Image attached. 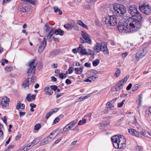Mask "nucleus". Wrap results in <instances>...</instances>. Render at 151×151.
I'll return each instance as SVG.
<instances>
[{
	"label": "nucleus",
	"mask_w": 151,
	"mask_h": 151,
	"mask_svg": "<svg viewBox=\"0 0 151 151\" xmlns=\"http://www.w3.org/2000/svg\"><path fill=\"white\" fill-rule=\"evenodd\" d=\"M118 29L120 32H133L137 31L141 27L140 23L132 17H124L120 21Z\"/></svg>",
	"instance_id": "1"
},
{
	"label": "nucleus",
	"mask_w": 151,
	"mask_h": 151,
	"mask_svg": "<svg viewBox=\"0 0 151 151\" xmlns=\"http://www.w3.org/2000/svg\"><path fill=\"white\" fill-rule=\"evenodd\" d=\"M111 140L115 148L123 149L126 146V140L123 135L113 136L111 137Z\"/></svg>",
	"instance_id": "2"
},
{
	"label": "nucleus",
	"mask_w": 151,
	"mask_h": 151,
	"mask_svg": "<svg viewBox=\"0 0 151 151\" xmlns=\"http://www.w3.org/2000/svg\"><path fill=\"white\" fill-rule=\"evenodd\" d=\"M112 13L114 16H121L126 12V9L124 5L119 4H113Z\"/></svg>",
	"instance_id": "3"
},
{
	"label": "nucleus",
	"mask_w": 151,
	"mask_h": 151,
	"mask_svg": "<svg viewBox=\"0 0 151 151\" xmlns=\"http://www.w3.org/2000/svg\"><path fill=\"white\" fill-rule=\"evenodd\" d=\"M129 12L132 16H137V19L133 18L136 20H138L140 23V22L142 21L143 18L139 12L138 11L137 6L134 5L129 6Z\"/></svg>",
	"instance_id": "4"
},
{
	"label": "nucleus",
	"mask_w": 151,
	"mask_h": 151,
	"mask_svg": "<svg viewBox=\"0 0 151 151\" xmlns=\"http://www.w3.org/2000/svg\"><path fill=\"white\" fill-rule=\"evenodd\" d=\"M105 23L109 28L111 26H115L117 24V20L115 16L108 15L105 17Z\"/></svg>",
	"instance_id": "5"
},
{
	"label": "nucleus",
	"mask_w": 151,
	"mask_h": 151,
	"mask_svg": "<svg viewBox=\"0 0 151 151\" xmlns=\"http://www.w3.org/2000/svg\"><path fill=\"white\" fill-rule=\"evenodd\" d=\"M35 61L36 60L34 59L30 61L28 63L29 68L27 70L28 77L31 74L34 75L35 74V67L37 65V64L35 63ZM33 76L32 75V76Z\"/></svg>",
	"instance_id": "6"
},
{
	"label": "nucleus",
	"mask_w": 151,
	"mask_h": 151,
	"mask_svg": "<svg viewBox=\"0 0 151 151\" xmlns=\"http://www.w3.org/2000/svg\"><path fill=\"white\" fill-rule=\"evenodd\" d=\"M81 35L82 37L80 38V41L82 43H84L86 42L88 44H90L91 42V40L88 34L85 31H82L81 32Z\"/></svg>",
	"instance_id": "7"
},
{
	"label": "nucleus",
	"mask_w": 151,
	"mask_h": 151,
	"mask_svg": "<svg viewBox=\"0 0 151 151\" xmlns=\"http://www.w3.org/2000/svg\"><path fill=\"white\" fill-rule=\"evenodd\" d=\"M140 11L147 15L151 13V9L148 5H143L139 6Z\"/></svg>",
	"instance_id": "8"
},
{
	"label": "nucleus",
	"mask_w": 151,
	"mask_h": 151,
	"mask_svg": "<svg viewBox=\"0 0 151 151\" xmlns=\"http://www.w3.org/2000/svg\"><path fill=\"white\" fill-rule=\"evenodd\" d=\"M147 50L146 49L137 52L135 55V58L137 60H139L142 58L147 54Z\"/></svg>",
	"instance_id": "9"
},
{
	"label": "nucleus",
	"mask_w": 151,
	"mask_h": 151,
	"mask_svg": "<svg viewBox=\"0 0 151 151\" xmlns=\"http://www.w3.org/2000/svg\"><path fill=\"white\" fill-rule=\"evenodd\" d=\"M46 45V39L44 37L43 41L41 42L40 46L39 47L38 50L40 53H41L43 52Z\"/></svg>",
	"instance_id": "10"
},
{
	"label": "nucleus",
	"mask_w": 151,
	"mask_h": 151,
	"mask_svg": "<svg viewBox=\"0 0 151 151\" xmlns=\"http://www.w3.org/2000/svg\"><path fill=\"white\" fill-rule=\"evenodd\" d=\"M9 101V99L6 97H5L2 99L1 105L4 107H6L8 106Z\"/></svg>",
	"instance_id": "11"
},
{
	"label": "nucleus",
	"mask_w": 151,
	"mask_h": 151,
	"mask_svg": "<svg viewBox=\"0 0 151 151\" xmlns=\"http://www.w3.org/2000/svg\"><path fill=\"white\" fill-rule=\"evenodd\" d=\"M103 48L104 46L101 45L98 42L96 43L93 47L94 50L97 52H99L101 50L103 51Z\"/></svg>",
	"instance_id": "12"
},
{
	"label": "nucleus",
	"mask_w": 151,
	"mask_h": 151,
	"mask_svg": "<svg viewBox=\"0 0 151 151\" xmlns=\"http://www.w3.org/2000/svg\"><path fill=\"white\" fill-rule=\"evenodd\" d=\"M53 139V138L52 137H50V136H48L42 141L40 143V145H42L47 144L49 142L52 141Z\"/></svg>",
	"instance_id": "13"
},
{
	"label": "nucleus",
	"mask_w": 151,
	"mask_h": 151,
	"mask_svg": "<svg viewBox=\"0 0 151 151\" xmlns=\"http://www.w3.org/2000/svg\"><path fill=\"white\" fill-rule=\"evenodd\" d=\"M124 84L122 82V81H119L115 86V89L116 91H118L122 89L124 85Z\"/></svg>",
	"instance_id": "14"
},
{
	"label": "nucleus",
	"mask_w": 151,
	"mask_h": 151,
	"mask_svg": "<svg viewBox=\"0 0 151 151\" xmlns=\"http://www.w3.org/2000/svg\"><path fill=\"white\" fill-rule=\"evenodd\" d=\"M128 132L129 133L133 136H134L136 137H138L139 135V133L137 132L135 129L130 128L128 129Z\"/></svg>",
	"instance_id": "15"
},
{
	"label": "nucleus",
	"mask_w": 151,
	"mask_h": 151,
	"mask_svg": "<svg viewBox=\"0 0 151 151\" xmlns=\"http://www.w3.org/2000/svg\"><path fill=\"white\" fill-rule=\"evenodd\" d=\"M44 91L47 94L49 95H51L53 93V91L51 87L49 86H47L45 87Z\"/></svg>",
	"instance_id": "16"
},
{
	"label": "nucleus",
	"mask_w": 151,
	"mask_h": 151,
	"mask_svg": "<svg viewBox=\"0 0 151 151\" xmlns=\"http://www.w3.org/2000/svg\"><path fill=\"white\" fill-rule=\"evenodd\" d=\"M29 77H28L23 82L22 84V86L24 88H26L27 87L29 88Z\"/></svg>",
	"instance_id": "17"
},
{
	"label": "nucleus",
	"mask_w": 151,
	"mask_h": 151,
	"mask_svg": "<svg viewBox=\"0 0 151 151\" xmlns=\"http://www.w3.org/2000/svg\"><path fill=\"white\" fill-rule=\"evenodd\" d=\"M73 25L69 23L65 24L63 25L64 27L68 30H71L73 27Z\"/></svg>",
	"instance_id": "18"
},
{
	"label": "nucleus",
	"mask_w": 151,
	"mask_h": 151,
	"mask_svg": "<svg viewBox=\"0 0 151 151\" xmlns=\"http://www.w3.org/2000/svg\"><path fill=\"white\" fill-rule=\"evenodd\" d=\"M77 24L82 27L85 28L87 29H88V28L87 25L86 24H84L81 20H78L77 22Z\"/></svg>",
	"instance_id": "19"
},
{
	"label": "nucleus",
	"mask_w": 151,
	"mask_h": 151,
	"mask_svg": "<svg viewBox=\"0 0 151 151\" xmlns=\"http://www.w3.org/2000/svg\"><path fill=\"white\" fill-rule=\"evenodd\" d=\"M83 67L78 68H76L75 69V70L76 71L75 73L77 74H80L83 72Z\"/></svg>",
	"instance_id": "20"
},
{
	"label": "nucleus",
	"mask_w": 151,
	"mask_h": 151,
	"mask_svg": "<svg viewBox=\"0 0 151 151\" xmlns=\"http://www.w3.org/2000/svg\"><path fill=\"white\" fill-rule=\"evenodd\" d=\"M64 32L60 29H58L56 30L55 34L56 35H59L62 36L64 34Z\"/></svg>",
	"instance_id": "21"
},
{
	"label": "nucleus",
	"mask_w": 151,
	"mask_h": 151,
	"mask_svg": "<svg viewBox=\"0 0 151 151\" xmlns=\"http://www.w3.org/2000/svg\"><path fill=\"white\" fill-rule=\"evenodd\" d=\"M54 12L55 13L58 12V14L59 15H61L62 14L61 10L60 9H58L57 6H54L53 7Z\"/></svg>",
	"instance_id": "22"
},
{
	"label": "nucleus",
	"mask_w": 151,
	"mask_h": 151,
	"mask_svg": "<svg viewBox=\"0 0 151 151\" xmlns=\"http://www.w3.org/2000/svg\"><path fill=\"white\" fill-rule=\"evenodd\" d=\"M52 27L51 26L48 24V23H46L44 27V29L47 32H48L50 30Z\"/></svg>",
	"instance_id": "23"
},
{
	"label": "nucleus",
	"mask_w": 151,
	"mask_h": 151,
	"mask_svg": "<svg viewBox=\"0 0 151 151\" xmlns=\"http://www.w3.org/2000/svg\"><path fill=\"white\" fill-rule=\"evenodd\" d=\"M80 53L83 55H87V52H86V49L85 48L83 49L82 47H81Z\"/></svg>",
	"instance_id": "24"
},
{
	"label": "nucleus",
	"mask_w": 151,
	"mask_h": 151,
	"mask_svg": "<svg viewBox=\"0 0 151 151\" xmlns=\"http://www.w3.org/2000/svg\"><path fill=\"white\" fill-rule=\"evenodd\" d=\"M139 99L137 101L138 102V104L139 106L141 105V102L142 101V94H140L138 96Z\"/></svg>",
	"instance_id": "25"
},
{
	"label": "nucleus",
	"mask_w": 151,
	"mask_h": 151,
	"mask_svg": "<svg viewBox=\"0 0 151 151\" xmlns=\"http://www.w3.org/2000/svg\"><path fill=\"white\" fill-rule=\"evenodd\" d=\"M120 73L121 71L120 70L119 68H117V70L114 74V76L116 77H118L120 75Z\"/></svg>",
	"instance_id": "26"
},
{
	"label": "nucleus",
	"mask_w": 151,
	"mask_h": 151,
	"mask_svg": "<svg viewBox=\"0 0 151 151\" xmlns=\"http://www.w3.org/2000/svg\"><path fill=\"white\" fill-rule=\"evenodd\" d=\"M99 63V60L98 59H96L93 61L92 63L93 65L94 66H97Z\"/></svg>",
	"instance_id": "27"
},
{
	"label": "nucleus",
	"mask_w": 151,
	"mask_h": 151,
	"mask_svg": "<svg viewBox=\"0 0 151 151\" xmlns=\"http://www.w3.org/2000/svg\"><path fill=\"white\" fill-rule=\"evenodd\" d=\"M40 141V139L38 138H35L34 140L31 142V143L33 145H34L38 143Z\"/></svg>",
	"instance_id": "28"
},
{
	"label": "nucleus",
	"mask_w": 151,
	"mask_h": 151,
	"mask_svg": "<svg viewBox=\"0 0 151 151\" xmlns=\"http://www.w3.org/2000/svg\"><path fill=\"white\" fill-rule=\"evenodd\" d=\"M86 119H83L82 120H80L78 123L79 125H82L85 124L86 122Z\"/></svg>",
	"instance_id": "29"
},
{
	"label": "nucleus",
	"mask_w": 151,
	"mask_h": 151,
	"mask_svg": "<svg viewBox=\"0 0 151 151\" xmlns=\"http://www.w3.org/2000/svg\"><path fill=\"white\" fill-rule=\"evenodd\" d=\"M129 78V76H126L125 78L122 80H121L120 81H122V82L124 84L126 82L127 79Z\"/></svg>",
	"instance_id": "30"
},
{
	"label": "nucleus",
	"mask_w": 151,
	"mask_h": 151,
	"mask_svg": "<svg viewBox=\"0 0 151 151\" xmlns=\"http://www.w3.org/2000/svg\"><path fill=\"white\" fill-rule=\"evenodd\" d=\"M135 150L136 151H142V148L141 146H137L135 147Z\"/></svg>",
	"instance_id": "31"
},
{
	"label": "nucleus",
	"mask_w": 151,
	"mask_h": 151,
	"mask_svg": "<svg viewBox=\"0 0 151 151\" xmlns=\"http://www.w3.org/2000/svg\"><path fill=\"white\" fill-rule=\"evenodd\" d=\"M106 42H104V54L106 55H108L109 54V51L107 49L106 46H105Z\"/></svg>",
	"instance_id": "32"
},
{
	"label": "nucleus",
	"mask_w": 151,
	"mask_h": 151,
	"mask_svg": "<svg viewBox=\"0 0 151 151\" xmlns=\"http://www.w3.org/2000/svg\"><path fill=\"white\" fill-rule=\"evenodd\" d=\"M53 34H50V33H49L48 35H47V37L48 39V40L49 41H51L52 40V37L53 35Z\"/></svg>",
	"instance_id": "33"
},
{
	"label": "nucleus",
	"mask_w": 151,
	"mask_h": 151,
	"mask_svg": "<svg viewBox=\"0 0 151 151\" xmlns=\"http://www.w3.org/2000/svg\"><path fill=\"white\" fill-rule=\"evenodd\" d=\"M1 65L2 66H4L5 65V63H8V61L7 60L3 59H2L1 61Z\"/></svg>",
	"instance_id": "34"
},
{
	"label": "nucleus",
	"mask_w": 151,
	"mask_h": 151,
	"mask_svg": "<svg viewBox=\"0 0 151 151\" xmlns=\"http://www.w3.org/2000/svg\"><path fill=\"white\" fill-rule=\"evenodd\" d=\"M41 124H37L35 126L34 129L35 130H38L41 127Z\"/></svg>",
	"instance_id": "35"
},
{
	"label": "nucleus",
	"mask_w": 151,
	"mask_h": 151,
	"mask_svg": "<svg viewBox=\"0 0 151 151\" xmlns=\"http://www.w3.org/2000/svg\"><path fill=\"white\" fill-rule=\"evenodd\" d=\"M125 99H124L122 101V102H121L119 103L118 104V107L119 108L121 107L123 105V104H124V103L125 102Z\"/></svg>",
	"instance_id": "36"
},
{
	"label": "nucleus",
	"mask_w": 151,
	"mask_h": 151,
	"mask_svg": "<svg viewBox=\"0 0 151 151\" xmlns=\"http://www.w3.org/2000/svg\"><path fill=\"white\" fill-rule=\"evenodd\" d=\"M56 29H55V28H52V27L51 28V29L50 30V32L49 33L50 34H55V31Z\"/></svg>",
	"instance_id": "37"
},
{
	"label": "nucleus",
	"mask_w": 151,
	"mask_h": 151,
	"mask_svg": "<svg viewBox=\"0 0 151 151\" xmlns=\"http://www.w3.org/2000/svg\"><path fill=\"white\" fill-rule=\"evenodd\" d=\"M106 106L107 108H111L114 107V106L110 102L107 103Z\"/></svg>",
	"instance_id": "38"
},
{
	"label": "nucleus",
	"mask_w": 151,
	"mask_h": 151,
	"mask_svg": "<svg viewBox=\"0 0 151 151\" xmlns=\"http://www.w3.org/2000/svg\"><path fill=\"white\" fill-rule=\"evenodd\" d=\"M26 99L27 101H29L31 100V94L30 93H29L27 94V96L26 97Z\"/></svg>",
	"instance_id": "39"
},
{
	"label": "nucleus",
	"mask_w": 151,
	"mask_h": 151,
	"mask_svg": "<svg viewBox=\"0 0 151 151\" xmlns=\"http://www.w3.org/2000/svg\"><path fill=\"white\" fill-rule=\"evenodd\" d=\"M139 88L138 85L136 84L133 86L132 88V91H135Z\"/></svg>",
	"instance_id": "40"
},
{
	"label": "nucleus",
	"mask_w": 151,
	"mask_h": 151,
	"mask_svg": "<svg viewBox=\"0 0 151 151\" xmlns=\"http://www.w3.org/2000/svg\"><path fill=\"white\" fill-rule=\"evenodd\" d=\"M21 102L20 101H18L17 103L16 109L19 110L20 108Z\"/></svg>",
	"instance_id": "41"
},
{
	"label": "nucleus",
	"mask_w": 151,
	"mask_h": 151,
	"mask_svg": "<svg viewBox=\"0 0 151 151\" xmlns=\"http://www.w3.org/2000/svg\"><path fill=\"white\" fill-rule=\"evenodd\" d=\"M50 87L52 89V90H53L54 91H55L57 89L58 87L55 85H52L50 86Z\"/></svg>",
	"instance_id": "42"
},
{
	"label": "nucleus",
	"mask_w": 151,
	"mask_h": 151,
	"mask_svg": "<svg viewBox=\"0 0 151 151\" xmlns=\"http://www.w3.org/2000/svg\"><path fill=\"white\" fill-rule=\"evenodd\" d=\"M36 81V78L35 77H32L31 78V79L30 82V84H32L34 83Z\"/></svg>",
	"instance_id": "43"
},
{
	"label": "nucleus",
	"mask_w": 151,
	"mask_h": 151,
	"mask_svg": "<svg viewBox=\"0 0 151 151\" xmlns=\"http://www.w3.org/2000/svg\"><path fill=\"white\" fill-rule=\"evenodd\" d=\"M23 1H25L26 2H29L30 3L32 4H34V2L35 1V0H21Z\"/></svg>",
	"instance_id": "44"
},
{
	"label": "nucleus",
	"mask_w": 151,
	"mask_h": 151,
	"mask_svg": "<svg viewBox=\"0 0 151 151\" xmlns=\"http://www.w3.org/2000/svg\"><path fill=\"white\" fill-rule=\"evenodd\" d=\"M59 109L57 108H55L54 109H53L51 110L50 111V112H51V114H53L54 113L58 111Z\"/></svg>",
	"instance_id": "45"
},
{
	"label": "nucleus",
	"mask_w": 151,
	"mask_h": 151,
	"mask_svg": "<svg viewBox=\"0 0 151 151\" xmlns=\"http://www.w3.org/2000/svg\"><path fill=\"white\" fill-rule=\"evenodd\" d=\"M59 109L57 108H55L54 109H53L51 110L50 111V112H51V114H53L54 113L58 111Z\"/></svg>",
	"instance_id": "46"
},
{
	"label": "nucleus",
	"mask_w": 151,
	"mask_h": 151,
	"mask_svg": "<svg viewBox=\"0 0 151 151\" xmlns=\"http://www.w3.org/2000/svg\"><path fill=\"white\" fill-rule=\"evenodd\" d=\"M128 53L127 52H123L122 54V58H125L128 55Z\"/></svg>",
	"instance_id": "47"
},
{
	"label": "nucleus",
	"mask_w": 151,
	"mask_h": 151,
	"mask_svg": "<svg viewBox=\"0 0 151 151\" xmlns=\"http://www.w3.org/2000/svg\"><path fill=\"white\" fill-rule=\"evenodd\" d=\"M84 8L85 10H89L91 8V6L89 4L86 5L85 6Z\"/></svg>",
	"instance_id": "48"
},
{
	"label": "nucleus",
	"mask_w": 151,
	"mask_h": 151,
	"mask_svg": "<svg viewBox=\"0 0 151 151\" xmlns=\"http://www.w3.org/2000/svg\"><path fill=\"white\" fill-rule=\"evenodd\" d=\"M74 70L73 68V67H70L68 70V71H69L68 73L69 74H70Z\"/></svg>",
	"instance_id": "49"
},
{
	"label": "nucleus",
	"mask_w": 151,
	"mask_h": 151,
	"mask_svg": "<svg viewBox=\"0 0 151 151\" xmlns=\"http://www.w3.org/2000/svg\"><path fill=\"white\" fill-rule=\"evenodd\" d=\"M52 114L50 111L48 113H47L45 116V118L46 119H48L49 117Z\"/></svg>",
	"instance_id": "50"
},
{
	"label": "nucleus",
	"mask_w": 151,
	"mask_h": 151,
	"mask_svg": "<svg viewBox=\"0 0 151 151\" xmlns=\"http://www.w3.org/2000/svg\"><path fill=\"white\" fill-rule=\"evenodd\" d=\"M132 86V83H130L129 84L128 86L126 88V90L127 91L130 90Z\"/></svg>",
	"instance_id": "51"
},
{
	"label": "nucleus",
	"mask_w": 151,
	"mask_h": 151,
	"mask_svg": "<svg viewBox=\"0 0 151 151\" xmlns=\"http://www.w3.org/2000/svg\"><path fill=\"white\" fill-rule=\"evenodd\" d=\"M91 94H88L87 95L83 97V98H82V100H84L89 98L90 97Z\"/></svg>",
	"instance_id": "52"
},
{
	"label": "nucleus",
	"mask_w": 151,
	"mask_h": 151,
	"mask_svg": "<svg viewBox=\"0 0 151 151\" xmlns=\"http://www.w3.org/2000/svg\"><path fill=\"white\" fill-rule=\"evenodd\" d=\"M4 134L2 131H0V140H2L3 138Z\"/></svg>",
	"instance_id": "53"
},
{
	"label": "nucleus",
	"mask_w": 151,
	"mask_h": 151,
	"mask_svg": "<svg viewBox=\"0 0 151 151\" xmlns=\"http://www.w3.org/2000/svg\"><path fill=\"white\" fill-rule=\"evenodd\" d=\"M12 0H3L2 3L3 5H5L7 3L10 2Z\"/></svg>",
	"instance_id": "54"
},
{
	"label": "nucleus",
	"mask_w": 151,
	"mask_h": 151,
	"mask_svg": "<svg viewBox=\"0 0 151 151\" xmlns=\"http://www.w3.org/2000/svg\"><path fill=\"white\" fill-rule=\"evenodd\" d=\"M12 70V68L11 67H6L5 68V70L6 71H7L8 72L11 71V70Z\"/></svg>",
	"instance_id": "55"
},
{
	"label": "nucleus",
	"mask_w": 151,
	"mask_h": 151,
	"mask_svg": "<svg viewBox=\"0 0 151 151\" xmlns=\"http://www.w3.org/2000/svg\"><path fill=\"white\" fill-rule=\"evenodd\" d=\"M60 121L59 118L58 117H56L54 120L53 122L55 124H56Z\"/></svg>",
	"instance_id": "56"
},
{
	"label": "nucleus",
	"mask_w": 151,
	"mask_h": 151,
	"mask_svg": "<svg viewBox=\"0 0 151 151\" xmlns=\"http://www.w3.org/2000/svg\"><path fill=\"white\" fill-rule=\"evenodd\" d=\"M62 137H60V138L58 139L54 142V144H58L62 139Z\"/></svg>",
	"instance_id": "57"
},
{
	"label": "nucleus",
	"mask_w": 151,
	"mask_h": 151,
	"mask_svg": "<svg viewBox=\"0 0 151 151\" xmlns=\"http://www.w3.org/2000/svg\"><path fill=\"white\" fill-rule=\"evenodd\" d=\"M140 134L141 135L144 136L146 134V132L144 129H142L140 131Z\"/></svg>",
	"instance_id": "58"
},
{
	"label": "nucleus",
	"mask_w": 151,
	"mask_h": 151,
	"mask_svg": "<svg viewBox=\"0 0 151 151\" xmlns=\"http://www.w3.org/2000/svg\"><path fill=\"white\" fill-rule=\"evenodd\" d=\"M32 144L31 143H29L27 144L26 147L28 148V149H29L32 147Z\"/></svg>",
	"instance_id": "59"
},
{
	"label": "nucleus",
	"mask_w": 151,
	"mask_h": 151,
	"mask_svg": "<svg viewBox=\"0 0 151 151\" xmlns=\"http://www.w3.org/2000/svg\"><path fill=\"white\" fill-rule=\"evenodd\" d=\"M65 74L63 73H60L59 74V77L60 78L63 79L64 77V75H65Z\"/></svg>",
	"instance_id": "60"
},
{
	"label": "nucleus",
	"mask_w": 151,
	"mask_h": 151,
	"mask_svg": "<svg viewBox=\"0 0 151 151\" xmlns=\"http://www.w3.org/2000/svg\"><path fill=\"white\" fill-rule=\"evenodd\" d=\"M65 83L67 84H69L71 83V81L69 79H67L65 80Z\"/></svg>",
	"instance_id": "61"
},
{
	"label": "nucleus",
	"mask_w": 151,
	"mask_h": 151,
	"mask_svg": "<svg viewBox=\"0 0 151 151\" xmlns=\"http://www.w3.org/2000/svg\"><path fill=\"white\" fill-rule=\"evenodd\" d=\"M84 66L86 67H88L90 66L91 64L87 62L85 64Z\"/></svg>",
	"instance_id": "62"
},
{
	"label": "nucleus",
	"mask_w": 151,
	"mask_h": 151,
	"mask_svg": "<svg viewBox=\"0 0 151 151\" xmlns=\"http://www.w3.org/2000/svg\"><path fill=\"white\" fill-rule=\"evenodd\" d=\"M21 137V135L19 134L18 135L15 137V139L16 140H19Z\"/></svg>",
	"instance_id": "63"
},
{
	"label": "nucleus",
	"mask_w": 151,
	"mask_h": 151,
	"mask_svg": "<svg viewBox=\"0 0 151 151\" xmlns=\"http://www.w3.org/2000/svg\"><path fill=\"white\" fill-rule=\"evenodd\" d=\"M2 120H3L4 122L6 124L7 123V122H6L7 119H6V116H4L3 117V118L2 119Z\"/></svg>",
	"instance_id": "64"
}]
</instances>
